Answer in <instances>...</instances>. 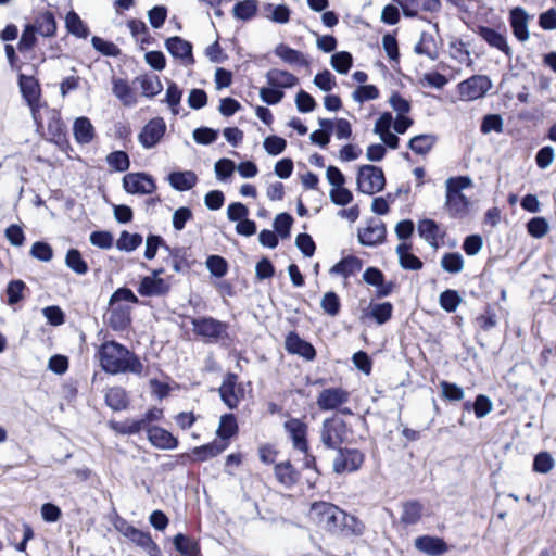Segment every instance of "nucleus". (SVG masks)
I'll use <instances>...</instances> for the list:
<instances>
[{"mask_svg":"<svg viewBox=\"0 0 556 556\" xmlns=\"http://www.w3.org/2000/svg\"><path fill=\"white\" fill-rule=\"evenodd\" d=\"M422 506L418 501H408L403 504L401 522L410 526L417 523L421 518Z\"/></svg>","mask_w":556,"mask_h":556,"instance_id":"nucleus-45","label":"nucleus"},{"mask_svg":"<svg viewBox=\"0 0 556 556\" xmlns=\"http://www.w3.org/2000/svg\"><path fill=\"white\" fill-rule=\"evenodd\" d=\"M75 140L80 144L90 143L96 135L94 127L90 119L85 116L77 117L73 124Z\"/></svg>","mask_w":556,"mask_h":556,"instance_id":"nucleus-28","label":"nucleus"},{"mask_svg":"<svg viewBox=\"0 0 556 556\" xmlns=\"http://www.w3.org/2000/svg\"><path fill=\"white\" fill-rule=\"evenodd\" d=\"M30 255L41 262H49L53 257L51 245L43 241H36L30 249Z\"/></svg>","mask_w":556,"mask_h":556,"instance_id":"nucleus-61","label":"nucleus"},{"mask_svg":"<svg viewBox=\"0 0 556 556\" xmlns=\"http://www.w3.org/2000/svg\"><path fill=\"white\" fill-rule=\"evenodd\" d=\"M275 54L289 65L308 66L305 55L285 43H280L275 48Z\"/></svg>","mask_w":556,"mask_h":556,"instance_id":"nucleus-32","label":"nucleus"},{"mask_svg":"<svg viewBox=\"0 0 556 556\" xmlns=\"http://www.w3.org/2000/svg\"><path fill=\"white\" fill-rule=\"evenodd\" d=\"M142 243L140 233H130L127 230L121 232L116 241V248L121 251L132 252Z\"/></svg>","mask_w":556,"mask_h":556,"instance_id":"nucleus-49","label":"nucleus"},{"mask_svg":"<svg viewBox=\"0 0 556 556\" xmlns=\"http://www.w3.org/2000/svg\"><path fill=\"white\" fill-rule=\"evenodd\" d=\"M65 26L70 34L78 38H87L89 28L75 11H70L65 17Z\"/></svg>","mask_w":556,"mask_h":556,"instance_id":"nucleus-42","label":"nucleus"},{"mask_svg":"<svg viewBox=\"0 0 556 556\" xmlns=\"http://www.w3.org/2000/svg\"><path fill=\"white\" fill-rule=\"evenodd\" d=\"M462 299L456 290L447 289L440 294V306L447 313H454L459 306Z\"/></svg>","mask_w":556,"mask_h":556,"instance_id":"nucleus-53","label":"nucleus"},{"mask_svg":"<svg viewBox=\"0 0 556 556\" xmlns=\"http://www.w3.org/2000/svg\"><path fill=\"white\" fill-rule=\"evenodd\" d=\"M491 88L492 81L485 75H473L458 84L460 98L466 101L482 98Z\"/></svg>","mask_w":556,"mask_h":556,"instance_id":"nucleus-8","label":"nucleus"},{"mask_svg":"<svg viewBox=\"0 0 556 556\" xmlns=\"http://www.w3.org/2000/svg\"><path fill=\"white\" fill-rule=\"evenodd\" d=\"M349 399L350 393L346 390L342 388H327L318 394L316 403L320 410L327 412L338 409Z\"/></svg>","mask_w":556,"mask_h":556,"instance_id":"nucleus-12","label":"nucleus"},{"mask_svg":"<svg viewBox=\"0 0 556 556\" xmlns=\"http://www.w3.org/2000/svg\"><path fill=\"white\" fill-rule=\"evenodd\" d=\"M238 431V425L236 417L232 414H225L220 417L219 426L216 431L218 441L229 442V439L233 437Z\"/></svg>","mask_w":556,"mask_h":556,"instance_id":"nucleus-43","label":"nucleus"},{"mask_svg":"<svg viewBox=\"0 0 556 556\" xmlns=\"http://www.w3.org/2000/svg\"><path fill=\"white\" fill-rule=\"evenodd\" d=\"M167 180L172 188L177 191H188L198 182V176L192 170L172 172Z\"/></svg>","mask_w":556,"mask_h":556,"instance_id":"nucleus-26","label":"nucleus"},{"mask_svg":"<svg viewBox=\"0 0 556 556\" xmlns=\"http://www.w3.org/2000/svg\"><path fill=\"white\" fill-rule=\"evenodd\" d=\"M378 97H379V90L375 85H362V86L357 87L352 93V99L358 103H364L365 101L375 100Z\"/></svg>","mask_w":556,"mask_h":556,"instance_id":"nucleus-57","label":"nucleus"},{"mask_svg":"<svg viewBox=\"0 0 556 556\" xmlns=\"http://www.w3.org/2000/svg\"><path fill=\"white\" fill-rule=\"evenodd\" d=\"M285 348L288 353L300 355L306 361H313L316 357V350L313 344L302 339L295 331L287 334Z\"/></svg>","mask_w":556,"mask_h":556,"instance_id":"nucleus-15","label":"nucleus"},{"mask_svg":"<svg viewBox=\"0 0 556 556\" xmlns=\"http://www.w3.org/2000/svg\"><path fill=\"white\" fill-rule=\"evenodd\" d=\"M101 368L111 375L131 372L141 375L143 364L139 357L116 341H105L98 351Z\"/></svg>","mask_w":556,"mask_h":556,"instance_id":"nucleus-1","label":"nucleus"},{"mask_svg":"<svg viewBox=\"0 0 556 556\" xmlns=\"http://www.w3.org/2000/svg\"><path fill=\"white\" fill-rule=\"evenodd\" d=\"M108 165L116 172H126L130 167V160L125 151L118 150L106 155Z\"/></svg>","mask_w":556,"mask_h":556,"instance_id":"nucleus-52","label":"nucleus"},{"mask_svg":"<svg viewBox=\"0 0 556 556\" xmlns=\"http://www.w3.org/2000/svg\"><path fill=\"white\" fill-rule=\"evenodd\" d=\"M357 190L365 194H375L386 186L383 170L375 165H362L356 176Z\"/></svg>","mask_w":556,"mask_h":556,"instance_id":"nucleus-6","label":"nucleus"},{"mask_svg":"<svg viewBox=\"0 0 556 556\" xmlns=\"http://www.w3.org/2000/svg\"><path fill=\"white\" fill-rule=\"evenodd\" d=\"M65 264L77 275H85L88 273V264L83 258L81 253L77 249H70L65 255Z\"/></svg>","mask_w":556,"mask_h":556,"instance_id":"nucleus-46","label":"nucleus"},{"mask_svg":"<svg viewBox=\"0 0 556 556\" xmlns=\"http://www.w3.org/2000/svg\"><path fill=\"white\" fill-rule=\"evenodd\" d=\"M414 52L416 54L427 55L432 61L437 60L439 54L435 49L433 36L427 31H422L419 41L414 47Z\"/></svg>","mask_w":556,"mask_h":556,"instance_id":"nucleus-38","label":"nucleus"},{"mask_svg":"<svg viewBox=\"0 0 556 556\" xmlns=\"http://www.w3.org/2000/svg\"><path fill=\"white\" fill-rule=\"evenodd\" d=\"M477 34L492 48L504 52L508 58L511 56V49L507 43L506 37L488 26H479Z\"/></svg>","mask_w":556,"mask_h":556,"instance_id":"nucleus-20","label":"nucleus"},{"mask_svg":"<svg viewBox=\"0 0 556 556\" xmlns=\"http://www.w3.org/2000/svg\"><path fill=\"white\" fill-rule=\"evenodd\" d=\"M165 48L173 58L179 59L182 64L187 66L194 64L192 43L188 40L179 36H174L166 39Z\"/></svg>","mask_w":556,"mask_h":556,"instance_id":"nucleus-14","label":"nucleus"},{"mask_svg":"<svg viewBox=\"0 0 556 556\" xmlns=\"http://www.w3.org/2000/svg\"><path fill=\"white\" fill-rule=\"evenodd\" d=\"M264 149L270 155H279L287 147V141L276 135L268 136L263 142Z\"/></svg>","mask_w":556,"mask_h":556,"instance_id":"nucleus-62","label":"nucleus"},{"mask_svg":"<svg viewBox=\"0 0 556 556\" xmlns=\"http://www.w3.org/2000/svg\"><path fill=\"white\" fill-rule=\"evenodd\" d=\"M362 266L363 262L361 258L350 255L343 257L336 265H333L330 269V274L340 275L344 278H348L354 275L355 273L359 271L362 269Z\"/></svg>","mask_w":556,"mask_h":556,"instance_id":"nucleus-33","label":"nucleus"},{"mask_svg":"<svg viewBox=\"0 0 556 556\" xmlns=\"http://www.w3.org/2000/svg\"><path fill=\"white\" fill-rule=\"evenodd\" d=\"M148 440L160 450H175L179 443L169 431L157 426L148 428Z\"/></svg>","mask_w":556,"mask_h":556,"instance_id":"nucleus-19","label":"nucleus"},{"mask_svg":"<svg viewBox=\"0 0 556 556\" xmlns=\"http://www.w3.org/2000/svg\"><path fill=\"white\" fill-rule=\"evenodd\" d=\"M182 97V91L176 83L170 81L166 89L165 101L172 109L174 114L178 113L177 106L179 105Z\"/></svg>","mask_w":556,"mask_h":556,"instance_id":"nucleus-63","label":"nucleus"},{"mask_svg":"<svg viewBox=\"0 0 556 556\" xmlns=\"http://www.w3.org/2000/svg\"><path fill=\"white\" fill-rule=\"evenodd\" d=\"M229 446V442L214 440L207 444L192 450L195 460L205 462L222 454Z\"/></svg>","mask_w":556,"mask_h":556,"instance_id":"nucleus-30","label":"nucleus"},{"mask_svg":"<svg viewBox=\"0 0 556 556\" xmlns=\"http://www.w3.org/2000/svg\"><path fill=\"white\" fill-rule=\"evenodd\" d=\"M387 229L383 222L371 219L367 227L358 230V241L363 245L374 247L386 238Z\"/></svg>","mask_w":556,"mask_h":556,"instance_id":"nucleus-16","label":"nucleus"},{"mask_svg":"<svg viewBox=\"0 0 556 556\" xmlns=\"http://www.w3.org/2000/svg\"><path fill=\"white\" fill-rule=\"evenodd\" d=\"M333 459V471L336 473L357 471L365 459L364 454L357 448L339 447Z\"/></svg>","mask_w":556,"mask_h":556,"instance_id":"nucleus-7","label":"nucleus"},{"mask_svg":"<svg viewBox=\"0 0 556 556\" xmlns=\"http://www.w3.org/2000/svg\"><path fill=\"white\" fill-rule=\"evenodd\" d=\"M92 47L100 53L106 56H117L121 54L119 48L111 42L102 39L101 37L93 36L91 38Z\"/></svg>","mask_w":556,"mask_h":556,"instance_id":"nucleus-59","label":"nucleus"},{"mask_svg":"<svg viewBox=\"0 0 556 556\" xmlns=\"http://www.w3.org/2000/svg\"><path fill=\"white\" fill-rule=\"evenodd\" d=\"M330 64L339 74H348L353 65V56L348 51H340L332 54Z\"/></svg>","mask_w":556,"mask_h":556,"instance_id":"nucleus-50","label":"nucleus"},{"mask_svg":"<svg viewBox=\"0 0 556 556\" xmlns=\"http://www.w3.org/2000/svg\"><path fill=\"white\" fill-rule=\"evenodd\" d=\"M320 442L328 450H338L348 437L346 422L338 417L326 418L319 430Z\"/></svg>","mask_w":556,"mask_h":556,"instance_id":"nucleus-4","label":"nucleus"},{"mask_svg":"<svg viewBox=\"0 0 556 556\" xmlns=\"http://www.w3.org/2000/svg\"><path fill=\"white\" fill-rule=\"evenodd\" d=\"M266 80L270 87L282 89L292 88L298 85L299 79L288 71L273 68L266 73Z\"/></svg>","mask_w":556,"mask_h":556,"instance_id":"nucleus-25","label":"nucleus"},{"mask_svg":"<svg viewBox=\"0 0 556 556\" xmlns=\"http://www.w3.org/2000/svg\"><path fill=\"white\" fill-rule=\"evenodd\" d=\"M18 86L23 98L29 105L33 116L36 119V114L39 109L40 100V86L38 84V80L33 76L20 74Z\"/></svg>","mask_w":556,"mask_h":556,"instance_id":"nucleus-13","label":"nucleus"},{"mask_svg":"<svg viewBox=\"0 0 556 556\" xmlns=\"http://www.w3.org/2000/svg\"><path fill=\"white\" fill-rule=\"evenodd\" d=\"M293 224V217L289 213H280L274 219L275 233L281 239L290 237V229Z\"/></svg>","mask_w":556,"mask_h":556,"instance_id":"nucleus-54","label":"nucleus"},{"mask_svg":"<svg viewBox=\"0 0 556 556\" xmlns=\"http://www.w3.org/2000/svg\"><path fill=\"white\" fill-rule=\"evenodd\" d=\"M112 91L114 96L126 106L136 104V98L129 84L122 78H114L112 81Z\"/></svg>","mask_w":556,"mask_h":556,"instance_id":"nucleus-34","label":"nucleus"},{"mask_svg":"<svg viewBox=\"0 0 556 556\" xmlns=\"http://www.w3.org/2000/svg\"><path fill=\"white\" fill-rule=\"evenodd\" d=\"M441 267L450 274H458L463 270L464 258L458 252L445 253L441 260Z\"/></svg>","mask_w":556,"mask_h":556,"instance_id":"nucleus-51","label":"nucleus"},{"mask_svg":"<svg viewBox=\"0 0 556 556\" xmlns=\"http://www.w3.org/2000/svg\"><path fill=\"white\" fill-rule=\"evenodd\" d=\"M193 332L208 342L228 339V324L210 316L191 319Z\"/></svg>","mask_w":556,"mask_h":556,"instance_id":"nucleus-5","label":"nucleus"},{"mask_svg":"<svg viewBox=\"0 0 556 556\" xmlns=\"http://www.w3.org/2000/svg\"><path fill=\"white\" fill-rule=\"evenodd\" d=\"M393 314V305L390 302L374 303L371 302L367 309L363 311L362 318H371L378 325L389 321Z\"/></svg>","mask_w":556,"mask_h":556,"instance_id":"nucleus-23","label":"nucleus"},{"mask_svg":"<svg viewBox=\"0 0 556 556\" xmlns=\"http://www.w3.org/2000/svg\"><path fill=\"white\" fill-rule=\"evenodd\" d=\"M412 245L407 243H401L396 247V254L399 256V264L403 269L406 270H420L424 266L422 261L410 253Z\"/></svg>","mask_w":556,"mask_h":556,"instance_id":"nucleus-31","label":"nucleus"},{"mask_svg":"<svg viewBox=\"0 0 556 556\" xmlns=\"http://www.w3.org/2000/svg\"><path fill=\"white\" fill-rule=\"evenodd\" d=\"M472 185L468 176L451 177L445 181L446 195L445 207L453 218H464L469 212V200L462 193Z\"/></svg>","mask_w":556,"mask_h":556,"instance_id":"nucleus-2","label":"nucleus"},{"mask_svg":"<svg viewBox=\"0 0 556 556\" xmlns=\"http://www.w3.org/2000/svg\"><path fill=\"white\" fill-rule=\"evenodd\" d=\"M418 233L425 239L432 248L439 247V226L433 219H422L418 224Z\"/></svg>","mask_w":556,"mask_h":556,"instance_id":"nucleus-41","label":"nucleus"},{"mask_svg":"<svg viewBox=\"0 0 556 556\" xmlns=\"http://www.w3.org/2000/svg\"><path fill=\"white\" fill-rule=\"evenodd\" d=\"M345 511L327 502H316L311 507V516L319 527L339 533Z\"/></svg>","mask_w":556,"mask_h":556,"instance_id":"nucleus-3","label":"nucleus"},{"mask_svg":"<svg viewBox=\"0 0 556 556\" xmlns=\"http://www.w3.org/2000/svg\"><path fill=\"white\" fill-rule=\"evenodd\" d=\"M126 538L150 556H162L160 547L152 540L149 532H144L135 527L132 530H128Z\"/></svg>","mask_w":556,"mask_h":556,"instance_id":"nucleus-21","label":"nucleus"},{"mask_svg":"<svg viewBox=\"0 0 556 556\" xmlns=\"http://www.w3.org/2000/svg\"><path fill=\"white\" fill-rule=\"evenodd\" d=\"M437 141L434 135H417L413 137L408 142V148L416 154L424 155L428 153Z\"/></svg>","mask_w":556,"mask_h":556,"instance_id":"nucleus-44","label":"nucleus"},{"mask_svg":"<svg viewBox=\"0 0 556 556\" xmlns=\"http://www.w3.org/2000/svg\"><path fill=\"white\" fill-rule=\"evenodd\" d=\"M529 14L521 7H516L509 12V23L513 29V34L521 42H525L529 39Z\"/></svg>","mask_w":556,"mask_h":556,"instance_id":"nucleus-17","label":"nucleus"},{"mask_svg":"<svg viewBox=\"0 0 556 556\" xmlns=\"http://www.w3.org/2000/svg\"><path fill=\"white\" fill-rule=\"evenodd\" d=\"M173 544L176 551L182 556H197L200 553L198 543L182 533H178L174 536Z\"/></svg>","mask_w":556,"mask_h":556,"instance_id":"nucleus-39","label":"nucleus"},{"mask_svg":"<svg viewBox=\"0 0 556 556\" xmlns=\"http://www.w3.org/2000/svg\"><path fill=\"white\" fill-rule=\"evenodd\" d=\"M258 10V1L257 0H242L238 1L232 8V15L235 18L240 21H250L252 20Z\"/></svg>","mask_w":556,"mask_h":556,"instance_id":"nucleus-37","label":"nucleus"},{"mask_svg":"<svg viewBox=\"0 0 556 556\" xmlns=\"http://www.w3.org/2000/svg\"><path fill=\"white\" fill-rule=\"evenodd\" d=\"M105 404L115 412L127 408L128 399L126 391L121 387H114L105 393Z\"/></svg>","mask_w":556,"mask_h":556,"instance_id":"nucleus-36","label":"nucleus"},{"mask_svg":"<svg viewBox=\"0 0 556 556\" xmlns=\"http://www.w3.org/2000/svg\"><path fill=\"white\" fill-rule=\"evenodd\" d=\"M415 547L430 556H440L447 552V544L443 539L430 535H421L415 540Z\"/></svg>","mask_w":556,"mask_h":556,"instance_id":"nucleus-22","label":"nucleus"},{"mask_svg":"<svg viewBox=\"0 0 556 556\" xmlns=\"http://www.w3.org/2000/svg\"><path fill=\"white\" fill-rule=\"evenodd\" d=\"M136 80L140 83V87L142 89V96L147 98H153L159 94L163 90V85L160 78L155 75L149 76L144 75L141 77H137Z\"/></svg>","mask_w":556,"mask_h":556,"instance_id":"nucleus-48","label":"nucleus"},{"mask_svg":"<svg viewBox=\"0 0 556 556\" xmlns=\"http://www.w3.org/2000/svg\"><path fill=\"white\" fill-rule=\"evenodd\" d=\"M166 132V123L162 117L150 119L138 135V141L144 149L156 147Z\"/></svg>","mask_w":556,"mask_h":556,"instance_id":"nucleus-10","label":"nucleus"},{"mask_svg":"<svg viewBox=\"0 0 556 556\" xmlns=\"http://www.w3.org/2000/svg\"><path fill=\"white\" fill-rule=\"evenodd\" d=\"M33 25L36 31L43 37H52L56 31V22L51 12H45L37 16Z\"/></svg>","mask_w":556,"mask_h":556,"instance_id":"nucleus-40","label":"nucleus"},{"mask_svg":"<svg viewBox=\"0 0 556 556\" xmlns=\"http://www.w3.org/2000/svg\"><path fill=\"white\" fill-rule=\"evenodd\" d=\"M555 465L554 458L548 452H540L533 460V470L539 473L549 472Z\"/></svg>","mask_w":556,"mask_h":556,"instance_id":"nucleus-60","label":"nucleus"},{"mask_svg":"<svg viewBox=\"0 0 556 556\" xmlns=\"http://www.w3.org/2000/svg\"><path fill=\"white\" fill-rule=\"evenodd\" d=\"M206 267L213 276L222 278L227 274L228 263L223 256L211 255L206 258Z\"/></svg>","mask_w":556,"mask_h":556,"instance_id":"nucleus-56","label":"nucleus"},{"mask_svg":"<svg viewBox=\"0 0 556 556\" xmlns=\"http://www.w3.org/2000/svg\"><path fill=\"white\" fill-rule=\"evenodd\" d=\"M264 16L277 24H287L290 20L291 11L286 4L265 3L263 5Z\"/></svg>","mask_w":556,"mask_h":556,"instance_id":"nucleus-35","label":"nucleus"},{"mask_svg":"<svg viewBox=\"0 0 556 556\" xmlns=\"http://www.w3.org/2000/svg\"><path fill=\"white\" fill-rule=\"evenodd\" d=\"M26 283L23 280H11L7 286L8 304L14 305L23 299Z\"/></svg>","mask_w":556,"mask_h":556,"instance_id":"nucleus-58","label":"nucleus"},{"mask_svg":"<svg viewBox=\"0 0 556 556\" xmlns=\"http://www.w3.org/2000/svg\"><path fill=\"white\" fill-rule=\"evenodd\" d=\"M170 290V285L161 277H143L137 289L142 296H163Z\"/></svg>","mask_w":556,"mask_h":556,"instance_id":"nucleus-18","label":"nucleus"},{"mask_svg":"<svg viewBox=\"0 0 556 556\" xmlns=\"http://www.w3.org/2000/svg\"><path fill=\"white\" fill-rule=\"evenodd\" d=\"M528 232L533 238H542L548 231V223L544 217H533L527 224Z\"/></svg>","mask_w":556,"mask_h":556,"instance_id":"nucleus-64","label":"nucleus"},{"mask_svg":"<svg viewBox=\"0 0 556 556\" xmlns=\"http://www.w3.org/2000/svg\"><path fill=\"white\" fill-rule=\"evenodd\" d=\"M123 187L131 194H151L155 191L156 184L147 173H129L123 178Z\"/></svg>","mask_w":556,"mask_h":556,"instance_id":"nucleus-9","label":"nucleus"},{"mask_svg":"<svg viewBox=\"0 0 556 556\" xmlns=\"http://www.w3.org/2000/svg\"><path fill=\"white\" fill-rule=\"evenodd\" d=\"M274 472L279 483L288 489L295 485L300 479V472L289 460L276 464Z\"/></svg>","mask_w":556,"mask_h":556,"instance_id":"nucleus-24","label":"nucleus"},{"mask_svg":"<svg viewBox=\"0 0 556 556\" xmlns=\"http://www.w3.org/2000/svg\"><path fill=\"white\" fill-rule=\"evenodd\" d=\"M237 375L236 374H228L220 388H219V395L222 401L227 405L229 409L237 408L239 404V399L236 394V384H237Z\"/></svg>","mask_w":556,"mask_h":556,"instance_id":"nucleus-27","label":"nucleus"},{"mask_svg":"<svg viewBox=\"0 0 556 556\" xmlns=\"http://www.w3.org/2000/svg\"><path fill=\"white\" fill-rule=\"evenodd\" d=\"M283 429L290 435L292 445L295 450L302 453L308 452V426L306 422L299 418H290L283 424Z\"/></svg>","mask_w":556,"mask_h":556,"instance_id":"nucleus-11","label":"nucleus"},{"mask_svg":"<svg viewBox=\"0 0 556 556\" xmlns=\"http://www.w3.org/2000/svg\"><path fill=\"white\" fill-rule=\"evenodd\" d=\"M108 324L113 330H125L130 324L129 309L119 304L110 306Z\"/></svg>","mask_w":556,"mask_h":556,"instance_id":"nucleus-29","label":"nucleus"},{"mask_svg":"<svg viewBox=\"0 0 556 556\" xmlns=\"http://www.w3.org/2000/svg\"><path fill=\"white\" fill-rule=\"evenodd\" d=\"M365 531V525L355 516L344 514L343 521L341 523L339 533L342 535H356L359 536Z\"/></svg>","mask_w":556,"mask_h":556,"instance_id":"nucleus-47","label":"nucleus"},{"mask_svg":"<svg viewBox=\"0 0 556 556\" xmlns=\"http://www.w3.org/2000/svg\"><path fill=\"white\" fill-rule=\"evenodd\" d=\"M320 306L326 314L332 317L337 316L341 308L339 295L333 291L326 292L320 301Z\"/></svg>","mask_w":556,"mask_h":556,"instance_id":"nucleus-55","label":"nucleus"}]
</instances>
